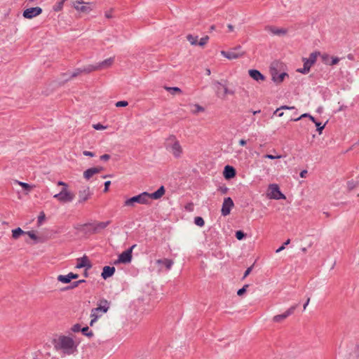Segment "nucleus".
<instances>
[{"label": "nucleus", "mask_w": 359, "mask_h": 359, "mask_svg": "<svg viewBox=\"0 0 359 359\" xmlns=\"http://www.w3.org/2000/svg\"><path fill=\"white\" fill-rule=\"evenodd\" d=\"M56 350H61L65 354L71 355L76 351V344L73 339L67 336H59L53 340Z\"/></svg>", "instance_id": "nucleus-1"}, {"label": "nucleus", "mask_w": 359, "mask_h": 359, "mask_svg": "<svg viewBox=\"0 0 359 359\" xmlns=\"http://www.w3.org/2000/svg\"><path fill=\"white\" fill-rule=\"evenodd\" d=\"M165 194V189L163 186H161L156 191L151 194H149L147 192H144L138 196L132 197L125 202V205L130 206L133 205L134 203H139L141 204H146L149 202L150 198L158 199L161 198Z\"/></svg>", "instance_id": "nucleus-2"}, {"label": "nucleus", "mask_w": 359, "mask_h": 359, "mask_svg": "<svg viewBox=\"0 0 359 359\" xmlns=\"http://www.w3.org/2000/svg\"><path fill=\"white\" fill-rule=\"evenodd\" d=\"M109 309V302L106 299L100 300L97 304V307L91 310V321L90 326L93 325L97 318L102 316V313H107Z\"/></svg>", "instance_id": "nucleus-3"}, {"label": "nucleus", "mask_w": 359, "mask_h": 359, "mask_svg": "<svg viewBox=\"0 0 359 359\" xmlns=\"http://www.w3.org/2000/svg\"><path fill=\"white\" fill-rule=\"evenodd\" d=\"M73 6L79 13H88L93 8V3H85L83 0H76L74 2Z\"/></svg>", "instance_id": "nucleus-4"}, {"label": "nucleus", "mask_w": 359, "mask_h": 359, "mask_svg": "<svg viewBox=\"0 0 359 359\" xmlns=\"http://www.w3.org/2000/svg\"><path fill=\"white\" fill-rule=\"evenodd\" d=\"M54 198H57L61 203H67L73 200L74 194L68 191L67 188H63L59 194L54 196Z\"/></svg>", "instance_id": "nucleus-5"}, {"label": "nucleus", "mask_w": 359, "mask_h": 359, "mask_svg": "<svg viewBox=\"0 0 359 359\" xmlns=\"http://www.w3.org/2000/svg\"><path fill=\"white\" fill-rule=\"evenodd\" d=\"M268 196L269 198L274 199L285 198V196L280 192L277 184H271L269 186Z\"/></svg>", "instance_id": "nucleus-6"}, {"label": "nucleus", "mask_w": 359, "mask_h": 359, "mask_svg": "<svg viewBox=\"0 0 359 359\" xmlns=\"http://www.w3.org/2000/svg\"><path fill=\"white\" fill-rule=\"evenodd\" d=\"M135 245L132 246L130 249L123 252L118 257V259L115 264L118 263H129L132 259V250Z\"/></svg>", "instance_id": "nucleus-7"}, {"label": "nucleus", "mask_w": 359, "mask_h": 359, "mask_svg": "<svg viewBox=\"0 0 359 359\" xmlns=\"http://www.w3.org/2000/svg\"><path fill=\"white\" fill-rule=\"evenodd\" d=\"M42 10L39 7L27 8L23 12V17L27 19H31L34 17L39 15Z\"/></svg>", "instance_id": "nucleus-8"}, {"label": "nucleus", "mask_w": 359, "mask_h": 359, "mask_svg": "<svg viewBox=\"0 0 359 359\" xmlns=\"http://www.w3.org/2000/svg\"><path fill=\"white\" fill-rule=\"evenodd\" d=\"M233 206V202L232 199L230 197L226 198L222 205V214L224 216L228 215L230 213L231 209Z\"/></svg>", "instance_id": "nucleus-9"}, {"label": "nucleus", "mask_w": 359, "mask_h": 359, "mask_svg": "<svg viewBox=\"0 0 359 359\" xmlns=\"http://www.w3.org/2000/svg\"><path fill=\"white\" fill-rule=\"evenodd\" d=\"M92 266L91 263L87 256H83L81 258H78L76 259V267L78 269L86 267L87 269H90Z\"/></svg>", "instance_id": "nucleus-10"}, {"label": "nucleus", "mask_w": 359, "mask_h": 359, "mask_svg": "<svg viewBox=\"0 0 359 359\" xmlns=\"http://www.w3.org/2000/svg\"><path fill=\"white\" fill-rule=\"evenodd\" d=\"M103 170L102 167L91 168L86 170L83 173V176L86 180H89L94 175L98 174Z\"/></svg>", "instance_id": "nucleus-11"}, {"label": "nucleus", "mask_w": 359, "mask_h": 359, "mask_svg": "<svg viewBox=\"0 0 359 359\" xmlns=\"http://www.w3.org/2000/svg\"><path fill=\"white\" fill-rule=\"evenodd\" d=\"M217 95L222 98H224L229 93L233 94V92H230L226 86L221 83H218L217 85Z\"/></svg>", "instance_id": "nucleus-12"}, {"label": "nucleus", "mask_w": 359, "mask_h": 359, "mask_svg": "<svg viewBox=\"0 0 359 359\" xmlns=\"http://www.w3.org/2000/svg\"><path fill=\"white\" fill-rule=\"evenodd\" d=\"M79 277V275L74 273H69L67 276L60 275L58 276V280L64 283H68L72 279H76Z\"/></svg>", "instance_id": "nucleus-13"}, {"label": "nucleus", "mask_w": 359, "mask_h": 359, "mask_svg": "<svg viewBox=\"0 0 359 359\" xmlns=\"http://www.w3.org/2000/svg\"><path fill=\"white\" fill-rule=\"evenodd\" d=\"M115 272V268L114 266H106L103 268L102 276L104 279L111 277Z\"/></svg>", "instance_id": "nucleus-14"}, {"label": "nucleus", "mask_w": 359, "mask_h": 359, "mask_svg": "<svg viewBox=\"0 0 359 359\" xmlns=\"http://www.w3.org/2000/svg\"><path fill=\"white\" fill-rule=\"evenodd\" d=\"M235 175H236V170L233 167H231L230 165H226L224 168V176L226 179L233 178L235 177Z\"/></svg>", "instance_id": "nucleus-15"}, {"label": "nucleus", "mask_w": 359, "mask_h": 359, "mask_svg": "<svg viewBox=\"0 0 359 359\" xmlns=\"http://www.w3.org/2000/svg\"><path fill=\"white\" fill-rule=\"evenodd\" d=\"M294 308H290L285 313L275 316L273 318L274 322H280L285 319L289 315L293 313Z\"/></svg>", "instance_id": "nucleus-16"}, {"label": "nucleus", "mask_w": 359, "mask_h": 359, "mask_svg": "<svg viewBox=\"0 0 359 359\" xmlns=\"http://www.w3.org/2000/svg\"><path fill=\"white\" fill-rule=\"evenodd\" d=\"M250 76L256 81H264V76L257 70L252 69L249 71Z\"/></svg>", "instance_id": "nucleus-17"}, {"label": "nucleus", "mask_w": 359, "mask_h": 359, "mask_svg": "<svg viewBox=\"0 0 359 359\" xmlns=\"http://www.w3.org/2000/svg\"><path fill=\"white\" fill-rule=\"evenodd\" d=\"M113 62H114V60L112 58L107 59L104 62H102V64H100L99 66L93 67L88 72L95 71V70L100 69L105 67L111 66L112 65Z\"/></svg>", "instance_id": "nucleus-18"}, {"label": "nucleus", "mask_w": 359, "mask_h": 359, "mask_svg": "<svg viewBox=\"0 0 359 359\" xmlns=\"http://www.w3.org/2000/svg\"><path fill=\"white\" fill-rule=\"evenodd\" d=\"M109 224V222H100L95 224H89V226H90L94 232L97 231L100 229H104Z\"/></svg>", "instance_id": "nucleus-19"}, {"label": "nucleus", "mask_w": 359, "mask_h": 359, "mask_svg": "<svg viewBox=\"0 0 359 359\" xmlns=\"http://www.w3.org/2000/svg\"><path fill=\"white\" fill-rule=\"evenodd\" d=\"M222 54L228 59H236L242 55L236 53L235 52H226L224 50L222 51Z\"/></svg>", "instance_id": "nucleus-20"}, {"label": "nucleus", "mask_w": 359, "mask_h": 359, "mask_svg": "<svg viewBox=\"0 0 359 359\" xmlns=\"http://www.w3.org/2000/svg\"><path fill=\"white\" fill-rule=\"evenodd\" d=\"M172 151L173 154L175 156H179L180 155V154L182 153V147H180L179 142H175V144L172 146Z\"/></svg>", "instance_id": "nucleus-21"}, {"label": "nucleus", "mask_w": 359, "mask_h": 359, "mask_svg": "<svg viewBox=\"0 0 359 359\" xmlns=\"http://www.w3.org/2000/svg\"><path fill=\"white\" fill-rule=\"evenodd\" d=\"M159 264H163L167 269H170L173 264L171 259H158L157 261Z\"/></svg>", "instance_id": "nucleus-22"}, {"label": "nucleus", "mask_w": 359, "mask_h": 359, "mask_svg": "<svg viewBox=\"0 0 359 359\" xmlns=\"http://www.w3.org/2000/svg\"><path fill=\"white\" fill-rule=\"evenodd\" d=\"M23 233L24 231L20 228H18L12 231V236L15 239L18 238L20 235Z\"/></svg>", "instance_id": "nucleus-23"}, {"label": "nucleus", "mask_w": 359, "mask_h": 359, "mask_svg": "<svg viewBox=\"0 0 359 359\" xmlns=\"http://www.w3.org/2000/svg\"><path fill=\"white\" fill-rule=\"evenodd\" d=\"M312 65H313L311 63V62L308 59L305 60L304 64V70L301 71V72H304V73L308 72Z\"/></svg>", "instance_id": "nucleus-24"}, {"label": "nucleus", "mask_w": 359, "mask_h": 359, "mask_svg": "<svg viewBox=\"0 0 359 359\" xmlns=\"http://www.w3.org/2000/svg\"><path fill=\"white\" fill-rule=\"evenodd\" d=\"M268 29L275 34H285L286 32L284 29H278L272 27H268Z\"/></svg>", "instance_id": "nucleus-25"}, {"label": "nucleus", "mask_w": 359, "mask_h": 359, "mask_svg": "<svg viewBox=\"0 0 359 359\" xmlns=\"http://www.w3.org/2000/svg\"><path fill=\"white\" fill-rule=\"evenodd\" d=\"M18 184L20 185L24 189L30 191L33 189L34 186L29 185V184L18 182Z\"/></svg>", "instance_id": "nucleus-26"}, {"label": "nucleus", "mask_w": 359, "mask_h": 359, "mask_svg": "<svg viewBox=\"0 0 359 359\" xmlns=\"http://www.w3.org/2000/svg\"><path fill=\"white\" fill-rule=\"evenodd\" d=\"M194 222L199 226H203L205 224L203 219L201 217H196L194 219Z\"/></svg>", "instance_id": "nucleus-27"}, {"label": "nucleus", "mask_w": 359, "mask_h": 359, "mask_svg": "<svg viewBox=\"0 0 359 359\" xmlns=\"http://www.w3.org/2000/svg\"><path fill=\"white\" fill-rule=\"evenodd\" d=\"M317 56H318V53H311L310 57H309V58L308 60L311 62V63L312 65H313L315 63V62L316 61Z\"/></svg>", "instance_id": "nucleus-28"}, {"label": "nucleus", "mask_w": 359, "mask_h": 359, "mask_svg": "<svg viewBox=\"0 0 359 359\" xmlns=\"http://www.w3.org/2000/svg\"><path fill=\"white\" fill-rule=\"evenodd\" d=\"M187 39L191 44L196 45L197 44V37H195L191 34L187 36Z\"/></svg>", "instance_id": "nucleus-29"}, {"label": "nucleus", "mask_w": 359, "mask_h": 359, "mask_svg": "<svg viewBox=\"0 0 359 359\" xmlns=\"http://www.w3.org/2000/svg\"><path fill=\"white\" fill-rule=\"evenodd\" d=\"M45 214L43 212H41L39 215V217H38V223H39V225L41 224L42 222L45 220Z\"/></svg>", "instance_id": "nucleus-30"}, {"label": "nucleus", "mask_w": 359, "mask_h": 359, "mask_svg": "<svg viewBox=\"0 0 359 359\" xmlns=\"http://www.w3.org/2000/svg\"><path fill=\"white\" fill-rule=\"evenodd\" d=\"M165 89L168 91L172 92V93H181V90L177 87H173V88L166 87Z\"/></svg>", "instance_id": "nucleus-31"}, {"label": "nucleus", "mask_w": 359, "mask_h": 359, "mask_svg": "<svg viewBox=\"0 0 359 359\" xmlns=\"http://www.w3.org/2000/svg\"><path fill=\"white\" fill-rule=\"evenodd\" d=\"M208 39H209V37L208 36H205L200 39L198 44L200 46H204L208 42Z\"/></svg>", "instance_id": "nucleus-32"}, {"label": "nucleus", "mask_w": 359, "mask_h": 359, "mask_svg": "<svg viewBox=\"0 0 359 359\" xmlns=\"http://www.w3.org/2000/svg\"><path fill=\"white\" fill-rule=\"evenodd\" d=\"M89 196H90V194H89L88 191V192L84 191V195L82 196H80L81 197L80 201L85 202L86 201H87L88 199Z\"/></svg>", "instance_id": "nucleus-33"}, {"label": "nucleus", "mask_w": 359, "mask_h": 359, "mask_svg": "<svg viewBox=\"0 0 359 359\" xmlns=\"http://www.w3.org/2000/svg\"><path fill=\"white\" fill-rule=\"evenodd\" d=\"M245 236V234L243 231H236V237L238 240H241L244 238Z\"/></svg>", "instance_id": "nucleus-34"}, {"label": "nucleus", "mask_w": 359, "mask_h": 359, "mask_svg": "<svg viewBox=\"0 0 359 359\" xmlns=\"http://www.w3.org/2000/svg\"><path fill=\"white\" fill-rule=\"evenodd\" d=\"M306 116H309V117L310 118V119H311L313 122L316 123V120H315L314 117H313L312 116H310V115H309V114H304L302 115L300 117H299V118H297L294 119V121H298V120H299L301 118H302V117H306Z\"/></svg>", "instance_id": "nucleus-35"}, {"label": "nucleus", "mask_w": 359, "mask_h": 359, "mask_svg": "<svg viewBox=\"0 0 359 359\" xmlns=\"http://www.w3.org/2000/svg\"><path fill=\"white\" fill-rule=\"evenodd\" d=\"M248 287V285H245L243 288L238 290V291L237 292L238 295L241 296V295L243 294L245 292L246 288Z\"/></svg>", "instance_id": "nucleus-36"}, {"label": "nucleus", "mask_w": 359, "mask_h": 359, "mask_svg": "<svg viewBox=\"0 0 359 359\" xmlns=\"http://www.w3.org/2000/svg\"><path fill=\"white\" fill-rule=\"evenodd\" d=\"M127 105H128V102L126 101H119V102H116V106L117 107H126Z\"/></svg>", "instance_id": "nucleus-37"}, {"label": "nucleus", "mask_w": 359, "mask_h": 359, "mask_svg": "<svg viewBox=\"0 0 359 359\" xmlns=\"http://www.w3.org/2000/svg\"><path fill=\"white\" fill-rule=\"evenodd\" d=\"M93 128L96 130H102V129H104L106 128V127H104V126H102V124L100 123H98V124H95V125H93Z\"/></svg>", "instance_id": "nucleus-38"}, {"label": "nucleus", "mask_w": 359, "mask_h": 359, "mask_svg": "<svg viewBox=\"0 0 359 359\" xmlns=\"http://www.w3.org/2000/svg\"><path fill=\"white\" fill-rule=\"evenodd\" d=\"M110 184H111V182L110 181H107L104 183V192H107L109 191V187Z\"/></svg>", "instance_id": "nucleus-39"}, {"label": "nucleus", "mask_w": 359, "mask_h": 359, "mask_svg": "<svg viewBox=\"0 0 359 359\" xmlns=\"http://www.w3.org/2000/svg\"><path fill=\"white\" fill-rule=\"evenodd\" d=\"M294 109V107H287V106H282L279 109H277L276 111H275V113L278 112L280 109Z\"/></svg>", "instance_id": "nucleus-40"}, {"label": "nucleus", "mask_w": 359, "mask_h": 359, "mask_svg": "<svg viewBox=\"0 0 359 359\" xmlns=\"http://www.w3.org/2000/svg\"><path fill=\"white\" fill-rule=\"evenodd\" d=\"M72 330L73 332H79L80 330V325L79 324H76L73 326Z\"/></svg>", "instance_id": "nucleus-41"}, {"label": "nucleus", "mask_w": 359, "mask_h": 359, "mask_svg": "<svg viewBox=\"0 0 359 359\" xmlns=\"http://www.w3.org/2000/svg\"><path fill=\"white\" fill-rule=\"evenodd\" d=\"M252 266H250V267H249V268H248V269H247V270H246V271H245V274H244L243 278H245V277H247V276L250 274V272H251V271H252Z\"/></svg>", "instance_id": "nucleus-42"}, {"label": "nucleus", "mask_w": 359, "mask_h": 359, "mask_svg": "<svg viewBox=\"0 0 359 359\" xmlns=\"http://www.w3.org/2000/svg\"><path fill=\"white\" fill-rule=\"evenodd\" d=\"M265 157L268 158H270V159H274V158H280L281 156H273L271 154H267V155H266Z\"/></svg>", "instance_id": "nucleus-43"}, {"label": "nucleus", "mask_w": 359, "mask_h": 359, "mask_svg": "<svg viewBox=\"0 0 359 359\" xmlns=\"http://www.w3.org/2000/svg\"><path fill=\"white\" fill-rule=\"evenodd\" d=\"M109 158H110V156H109V155H108V154H104V155H102V156H100V158H101L102 160H104V161H107V160H109Z\"/></svg>", "instance_id": "nucleus-44"}, {"label": "nucleus", "mask_w": 359, "mask_h": 359, "mask_svg": "<svg viewBox=\"0 0 359 359\" xmlns=\"http://www.w3.org/2000/svg\"><path fill=\"white\" fill-rule=\"evenodd\" d=\"M316 123V126L318 127V130L320 133H321L322 130H323V128H324V126H320V123H317L316 121V123Z\"/></svg>", "instance_id": "nucleus-45"}, {"label": "nucleus", "mask_w": 359, "mask_h": 359, "mask_svg": "<svg viewBox=\"0 0 359 359\" xmlns=\"http://www.w3.org/2000/svg\"><path fill=\"white\" fill-rule=\"evenodd\" d=\"M339 62V59L335 57V58H332V62L330 63L331 65H336L337 64V62Z\"/></svg>", "instance_id": "nucleus-46"}, {"label": "nucleus", "mask_w": 359, "mask_h": 359, "mask_svg": "<svg viewBox=\"0 0 359 359\" xmlns=\"http://www.w3.org/2000/svg\"><path fill=\"white\" fill-rule=\"evenodd\" d=\"M195 107L196 108V111H204V109L198 104H196Z\"/></svg>", "instance_id": "nucleus-47"}, {"label": "nucleus", "mask_w": 359, "mask_h": 359, "mask_svg": "<svg viewBox=\"0 0 359 359\" xmlns=\"http://www.w3.org/2000/svg\"><path fill=\"white\" fill-rule=\"evenodd\" d=\"M83 154L85 156H93V154L90 151H83Z\"/></svg>", "instance_id": "nucleus-48"}, {"label": "nucleus", "mask_w": 359, "mask_h": 359, "mask_svg": "<svg viewBox=\"0 0 359 359\" xmlns=\"http://www.w3.org/2000/svg\"><path fill=\"white\" fill-rule=\"evenodd\" d=\"M306 174H307V171L304 170L300 172V176H301V177H305Z\"/></svg>", "instance_id": "nucleus-49"}, {"label": "nucleus", "mask_w": 359, "mask_h": 359, "mask_svg": "<svg viewBox=\"0 0 359 359\" xmlns=\"http://www.w3.org/2000/svg\"><path fill=\"white\" fill-rule=\"evenodd\" d=\"M186 209L191 211L193 210V204L190 203L187 206H186Z\"/></svg>", "instance_id": "nucleus-50"}, {"label": "nucleus", "mask_w": 359, "mask_h": 359, "mask_svg": "<svg viewBox=\"0 0 359 359\" xmlns=\"http://www.w3.org/2000/svg\"><path fill=\"white\" fill-rule=\"evenodd\" d=\"M57 185H59V186L62 185V186L65 187L64 188H67V184H65V182H58Z\"/></svg>", "instance_id": "nucleus-51"}, {"label": "nucleus", "mask_w": 359, "mask_h": 359, "mask_svg": "<svg viewBox=\"0 0 359 359\" xmlns=\"http://www.w3.org/2000/svg\"><path fill=\"white\" fill-rule=\"evenodd\" d=\"M239 143L241 146H245L246 144V141L245 140H241Z\"/></svg>", "instance_id": "nucleus-52"}, {"label": "nucleus", "mask_w": 359, "mask_h": 359, "mask_svg": "<svg viewBox=\"0 0 359 359\" xmlns=\"http://www.w3.org/2000/svg\"><path fill=\"white\" fill-rule=\"evenodd\" d=\"M28 235L33 239L36 238V236L32 232H28Z\"/></svg>", "instance_id": "nucleus-53"}, {"label": "nucleus", "mask_w": 359, "mask_h": 359, "mask_svg": "<svg viewBox=\"0 0 359 359\" xmlns=\"http://www.w3.org/2000/svg\"><path fill=\"white\" fill-rule=\"evenodd\" d=\"M105 16L107 18H111V12H107L106 14H105Z\"/></svg>", "instance_id": "nucleus-54"}, {"label": "nucleus", "mask_w": 359, "mask_h": 359, "mask_svg": "<svg viewBox=\"0 0 359 359\" xmlns=\"http://www.w3.org/2000/svg\"><path fill=\"white\" fill-rule=\"evenodd\" d=\"M63 4H62V1L60 2L58 8L55 9V11H59L62 8Z\"/></svg>", "instance_id": "nucleus-55"}, {"label": "nucleus", "mask_w": 359, "mask_h": 359, "mask_svg": "<svg viewBox=\"0 0 359 359\" xmlns=\"http://www.w3.org/2000/svg\"><path fill=\"white\" fill-rule=\"evenodd\" d=\"M88 330V327H83L82 330H81V332L83 333V334H86V332Z\"/></svg>", "instance_id": "nucleus-56"}, {"label": "nucleus", "mask_w": 359, "mask_h": 359, "mask_svg": "<svg viewBox=\"0 0 359 359\" xmlns=\"http://www.w3.org/2000/svg\"><path fill=\"white\" fill-rule=\"evenodd\" d=\"M283 249H285V245H283L280 248H279L278 250H276V252H279L281 250H283Z\"/></svg>", "instance_id": "nucleus-57"}, {"label": "nucleus", "mask_w": 359, "mask_h": 359, "mask_svg": "<svg viewBox=\"0 0 359 359\" xmlns=\"http://www.w3.org/2000/svg\"><path fill=\"white\" fill-rule=\"evenodd\" d=\"M309 301H310V299H309V298H308V299H307L306 302V303H305V304L304 305V309H306V308L307 305H308V304H309Z\"/></svg>", "instance_id": "nucleus-58"}, {"label": "nucleus", "mask_w": 359, "mask_h": 359, "mask_svg": "<svg viewBox=\"0 0 359 359\" xmlns=\"http://www.w3.org/2000/svg\"><path fill=\"white\" fill-rule=\"evenodd\" d=\"M290 243V239H287L285 243H284V245H288L289 243Z\"/></svg>", "instance_id": "nucleus-59"}, {"label": "nucleus", "mask_w": 359, "mask_h": 359, "mask_svg": "<svg viewBox=\"0 0 359 359\" xmlns=\"http://www.w3.org/2000/svg\"><path fill=\"white\" fill-rule=\"evenodd\" d=\"M284 76H285V74H281V75L280 76V80H279L280 81H282L283 80V77H284Z\"/></svg>", "instance_id": "nucleus-60"}, {"label": "nucleus", "mask_w": 359, "mask_h": 359, "mask_svg": "<svg viewBox=\"0 0 359 359\" xmlns=\"http://www.w3.org/2000/svg\"><path fill=\"white\" fill-rule=\"evenodd\" d=\"M84 281H85L84 280H79V281L77 282V283H83V282H84Z\"/></svg>", "instance_id": "nucleus-61"}, {"label": "nucleus", "mask_w": 359, "mask_h": 359, "mask_svg": "<svg viewBox=\"0 0 359 359\" xmlns=\"http://www.w3.org/2000/svg\"><path fill=\"white\" fill-rule=\"evenodd\" d=\"M259 112H260V111H253V114H256L259 113Z\"/></svg>", "instance_id": "nucleus-62"}, {"label": "nucleus", "mask_w": 359, "mask_h": 359, "mask_svg": "<svg viewBox=\"0 0 359 359\" xmlns=\"http://www.w3.org/2000/svg\"><path fill=\"white\" fill-rule=\"evenodd\" d=\"M283 115V112H282V113H281V112H279V114H278V116H282Z\"/></svg>", "instance_id": "nucleus-63"}, {"label": "nucleus", "mask_w": 359, "mask_h": 359, "mask_svg": "<svg viewBox=\"0 0 359 359\" xmlns=\"http://www.w3.org/2000/svg\"><path fill=\"white\" fill-rule=\"evenodd\" d=\"M229 28L231 30H232V29H233V27H232V26H231V25H229Z\"/></svg>", "instance_id": "nucleus-64"}]
</instances>
